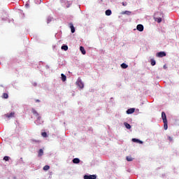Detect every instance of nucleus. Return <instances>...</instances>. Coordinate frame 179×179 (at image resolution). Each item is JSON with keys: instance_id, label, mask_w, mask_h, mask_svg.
<instances>
[{"instance_id": "obj_1", "label": "nucleus", "mask_w": 179, "mask_h": 179, "mask_svg": "<svg viewBox=\"0 0 179 179\" xmlns=\"http://www.w3.org/2000/svg\"><path fill=\"white\" fill-rule=\"evenodd\" d=\"M97 176L96 175H85L84 179H96Z\"/></svg>"}, {"instance_id": "obj_2", "label": "nucleus", "mask_w": 179, "mask_h": 179, "mask_svg": "<svg viewBox=\"0 0 179 179\" xmlns=\"http://www.w3.org/2000/svg\"><path fill=\"white\" fill-rule=\"evenodd\" d=\"M156 55L158 58H163V57H166V52H159Z\"/></svg>"}, {"instance_id": "obj_3", "label": "nucleus", "mask_w": 179, "mask_h": 179, "mask_svg": "<svg viewBox=\"0 0 179 179\" xmlns=\"http://www.w3.org/2000/svg\"><path fill=\"white\" fill-rule=\"evenodd\" d=\"M32 113H33L34 115H35V117H37V120H41V117L38 115V113L36 112V110L32 109Z\"/></svg>"}, {"instance_id": "obj_4", "label": "nucleus", "mask_w": 179, "mask_h": 179, "mask_svg": "<svg viewBox=\"0 0 179 179\" xmlns=\"http://www.w3.org/2000/svg\"><path fill=\"white\" fill-rule=\"evenodd\" d=\"M162 118L163 122L167 121V116L166 115V113L164 112L162 113Z\"/></svg>"}, {"instance_id": "obj_5", "label": "nucleus", "mask_w": 179, "mask_h": 179, "mask_svg": "<svg viewBox=\"0 0 179 179\" xmlns=\"http://www.w3.org/2000/svg\"><path fill=\"white\" fill-rule=\"evenodd\" d=\"M131 141H132V142H134L136 143H140L141 145H142V143H143V141H141V140H139L138 138H132Z\"/></svg>"}, {"instance_id": "obj_6", "label": "nucleus", "mask_w": 179, "mask_h": 179, "mask_svg": "<svg viewBox=\"0 0 179 179\" xmlns=\"http://www.w3.org/2000/svg\"><path fill=\"white\" fill-rule=\"evenodd\" d=\"M135 113V108H131L127 110V114H134Z\"/></svg>"}, {"instance_id": "obj_7", "label": "nucleus", "mask_w": 179, "mask_h": 179, "mask_svg": "<svg viewBox=\"0 0 179 179\" xmlns=\"http://www.w3.org/2000/svg\"><path fill=\"white\" fill-rule=\"evenodd\" d=\"M73 163H74V164H79V163H80V159H79V158H74L73 159Z\"/></svg>"}, {"instance_id": "obj_8", "label": "nucleus", "mask_w": 179, "mask_h": 179, "mask_svg": "<svg viewBox=\"0 0 179 179\" xmlns=\"http://www.w3.org/2000/svg\"><path fill=\"white\" fill-rule=\"evenodd\" d=\"M137 30H138V31H143V25L138 24L137 25Z\"/></svg>"}, {"instance_id": "obj_9", "label": "nucleus", "mask_w": 179, "mask_h": 179, "mask_svg": "<svg viewBox=\"0 0 179 179\" xmlns=\"http://www.w3.org/2000/svg\"><path fill=\"white\" fill-rule=\"evenodd\" d=\"M43 155H44V151L43 150V149H40L38 152V157H41Z\"/></svg>"}, {"instance_id": "obj_10", "label": "nucleus", "mask_w": 179, "mask_h": 179, "mask_svg": "<svg viewBox=\"0 0 179 179\" xmlns=\"http://www.w3.org/2000/svg\"><path fill=\"white\" fill-rule=\"evenodd\" d=\"M80 50L81 51V52L83 55H85L86 54V50H85V48H83V46L80 47Z\"/></svg>"}, {"instance_id": "obj_11", "label": "nucleus", "mask_w": 179, "mask_h": 179, "mask_svg": "<svg viewBox=\"0 0 179 179\" xmlns=\"http://www.w3.org/2000/svg\"><path fill=\"white\" fill-rule=\"evenodd\" d=\"M15 116V113L13 112H11L10 114H6V117H7V118H10L11 117H14Z\"/></svg>"}, {"instance_id": "obj_12", "label": "nucleus", "mask_w": 179, "mask_h": 179, "mask_svg": "<svg viewBox=\"0 0 179 179\" xmlns=\"http://www.w3.org/2000/svg\"><path fill=\"white\" fill-rule=\"evenodd\" d=\"M131 11H128V10H125L122 12V15H127L128 16H129V15H131Z\"/></svg>"}, {"instance_id": "obj_13", "label": "nucleus", "mask_w": 179, "mask_h": 179, "mask_svg": "<svg viewBox=\"0 0 179 179\" xmlns=\"http://www.w3.org/2000/svg\"><path fill=\"white\" fill-rule=\"evenodd\" d=\"M77 85L79 86V87H80V89H83L84 85L82 83V81H78Z\"/></svg>"}, {"instance_id": "obj_14", "label": "nucleus", "mask_w": 179, "mask_h": 179, "mask_svg": "<svg viewBox=\"0 0 179 179\" xmlns=\"http://www.w3.org/2000/svg\"><path fill=\"white\" fill-rule=\"evenodd\" d=\"M70 29L71 30V33H75V27H73V24H70Z\"/></svg>"}, {"instance_id": "obj_15", "label": "nucleus", "mask_w": 179, "mask_h": 179, "mask_svg": "<svg viewBox=\"0 0 179 179\" xmlns=\"http://www.w3.org/2000/svg\"><path fill=\"white\" fill-rule=\"evenodd\" d=\"M62 82H65L66 80V76L64 75V73L61 74Z\"/></svg>"}, {"instance_id": "obj_16", "label": "nucleus", "mask_w": 179, "mask_h": 179, "mask_svg": "<svg viewBox=\"0 0 179 179\" xmlns=\"http://www.w3.org/2000/svg\"><path fill=\"white\" fill-rule=\"evenodd\" d=\"M124 125L127 128V129H131V124H128L127 122H124Z\"/></svg>"}, {"instance_id": "obj_17", "label": "nucleus", "mask_w": 179, "mask_h": 179, "mask_svg": "<svg viewBox=\"0 0 179 179\" xmlns=\"http://www.w3.org/2000/svg\"><path fill=\"white\" fill-rule=\"evenodd\" d=\"M106 16H110L112 12H111V10H106V12H105Z\"/></svg>"}, {"instance_id": "obj_18", "label": "nucleus", "mask_w": 179, "mask_h": 179, "mask_svg": "<svg viewBox=\"0 0 179 179\" xmlns=\"http://www.w3.org/2000/svg\"><path fill=\"white\" fill-rule=\"evenodd\" d=\"M164 122V129L166 131V129L169 128V126L167 125V121L166 122Z\"/></svg>"}, {"instance_id": "obj_19", "label": "nucleus", "mask_w": 179, "mask_h": 179, "mask_svg": "<svg viewBox=\"0 0 179 179\" xmlns=\"http://www.w3.org/2000/svg\"><path fill=\"white\" fill-rule=\"evenodd\" d=\"M121 67L123 69H127V68H128V66L127 64L125 63H123L121 64Z\"/></svg>"}, {"instance_id": "obj_20", "label": "nucleus", "mask_w": 179, "mask_h": 179, "mask_svg": "<svg viewBox=\"0 0 179 179\" xmlns=\"http://www.w3.org/2000/svg\"><path fill=\"white\" fill-rule=\"evenodd\" d=\"M31 142H33V143H40V140H36V139H34V138H33V139H31Z\"/></svg>"}, {"instance_id": "obj_21", "label": "nucleus", "mask_w": 179, "mask_h": 179, "mask_svg": "<svg viewBox=\"0 0 179 179\" xmlns=\"http://www.w3.org/2000/svg\"><path fill=\"white\" fill-rule=\"evenodd\" d=\"M150 61H151V65H152V66H155V65H156V60L152 59Z\"/></svg>"}, {"instance_id": "obj_22", "label": "nucleus", "mask_w": 179, "mask_h": 179, "mask_svg": "<svg viewBox=\"0 0 179 179\" xmlns=\"http://www.w3.org/2000/svg\"><path fill=\"white\" fill-rule=\"evenodd\" d=\"M62 50H64V51H68V45H62Z\"/></svg>"}, {"instance_id": "obj_23", "label": "nucleus", "mask_w": 179, "mask_h": 179, "mask_svg": "<svg viewBox=\"0 0 179 179\" xmlns=\"http://www.w3.org/2000/svg\"><path fill=\"white\" fill-rule=\"evenodd\" d=\"M155 22H157V23H162V18L161 17L155 18Z\"/></svg>"}, {"instance_id": "obj_24", "label": "nucleus", "mask_w": 179, "mask_h": 179, "mask_svg": "<svg viewBox=\"0 0 179 179\" xmlns=\"http://www.w3.org/2000/svg\"><path fill=\"white\" fill-rule=\"evenodd\" d=\"M43 170H44L45 171H47L50 170V166H48V165L45 166L43 167Z\"/></svg>"}, {"instance_id": "obj_25", "label": "nucleus", "mask_w": 179, "mask_h": 179, "mask_svg": "<svg viewBox=\"0 0 179 179\" xmlns=\"http://www.w3.org/2000/svg\"><path fill=\"white\" fill-rule=\"evenodd\" d=\"M2 97H3V99H8V97H9V96L8 95V94L3 93Z\"/></svg>"}, {"instance_id": "obj_26", "label": "nucleus", "mask_w": 179, "mask_h": 179, "mask_svg": "<svg viewBox=\"0 0 179 179\" xmlns=\"http://www.w3.org/2000/svg\"><path fill=\"white\" fill-rule=\"evenodd\" d=\"M41 135L43 138H47L48 136L47 135V132H42Z\"/></svg>"}, {"instance_id": "obj_27", "label": "nucleus", "mask_w": 179, "mask_h": 179, "mask_svg": "<svg viewBox=\"0 0 179 179\" xmlns=\"http://www.w3.org/2000/svg\"><path fill=\"white\" fill-rule=\"evenodd\" d=\"M9 159H10V157H8V156H5V157H3V160H5V162H8V161H9Z\"/></svg>"}, {"instance_id": "obj_28", "label": "nucleus", "mask_w": 179, "mask_h": 179, "mask_svg": "<svg viewBox=\"0 0 179 179\" xmlns=\"http://www.w3.org/2000/svg\"><path fill=\"white\" fill-rule=\"evenodd\" d=\"M127 162H132V160H134V159H132V157H127Z\"/></svg>"}, {"instance_id": "obj_29", "label": "nucleus", "mask_w": 179, "mask_h": 179, "mask_svg": "<svg viewBox=\"0 0 179 179\" xmlns=\"http://www.w3.org/2000/svg\"><path fill=\"white\" fill-rule=\"evenodd\" d=\"M168 140L169 141V142H173V137L169 136H168Z\"/></svg>"}, {"instance_id": "obj_30", "label": "nucleus", "mask_w": 179, "mask_h": 179, "mask_svg": "<svg viewBox=\"0 0 179 179\" xmlns=\"http://www.w3.org/2000/svg\"><path fill=\"white\" fill-rule=\"evenodd\" d=\"M128 5V3L127 2H122V6H127Z\"/></svg>"}, {"instance_id": "obj_31", "label": "nucleus", "mask_w": 179, "mask_h": 179, "mask_svg": "<svg viewBox=\"0 0 179 179\" xmlns=\"http://www.w3.org/2000/svg\"><path fill=\"white\" fill-rule=\"evenodd\" d=\"M35 101H36V103H40V100L39 99H36Z\"/></svg>"}, {"instance_id": "obj_32", "label": "nucleus", "mask_w": 179, "mask_h": 179, "mask_svg": "<svg viewBox=\"0 0 179 179\" xmlns=\"http://www.w3.org/2000/svg\"><path fill=\"white\" fill-rule=\"evenodd\" d=\"M50 22H51V18L48 19V23H50Z\"/></svg>"}, {"instance_id": "obj_33", "label": "nucleus", "mask_w": 179, "mask_h": 179, "mask_svg": "<svg viewBox=\"0 0 179 179\" xmlns=\"http://www.w3.org/2000/svg\"><path fill=\"white\" fill-rule=\"evenodd\" d=\"M167 67L166 66V65L164 66V69H166Z\"/></svg>"}, {"instance_id": "obj_34", "label": "nucleus", "mask_w": 179, "mask_h": 179, "mask_svg": "<svg viewBox=\"0 0 179 179\" xmlns=\"http://www.w3.org/2000/svg\"><path fill=\"white\" fill-rule=\"evenodd\" d=\"M25 6H29V4L27 3V4L25 5Z\"/></svg>"}, {"instance_id": "obj_35", "label": "nucleus", "mask_w": 179, "mask_h": 179, "mask_svg": "<svg viewBox=\"0 0 179 179\" xmlns=\"http://www.w3.org/2000/svg\"><path fill=\"white\" fill-rule=\"evenodd\" d=\"M34 86H37V84H34Z\"/></svg>"}]
</instances>
